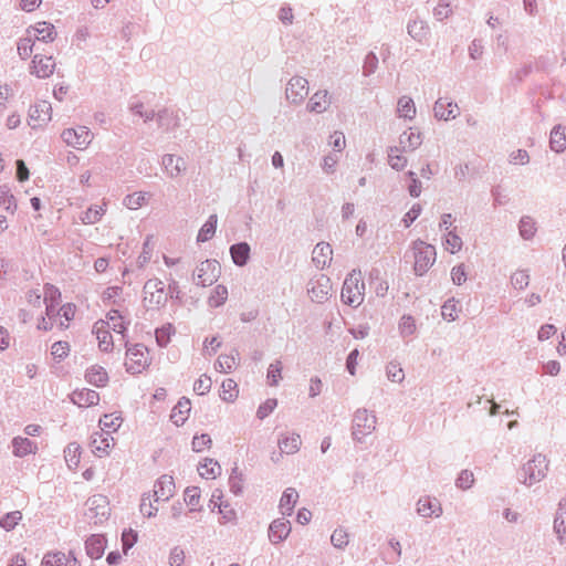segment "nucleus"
Wrapping results in <instances>:
<instances>
[{
	"instance_id": "1",
	"label": "nucleus",
	"mask_w": 566,
	"mask_h": 566,
	"mask_svg": "<svg viewBox=\"0 0 566 566\" xmlns=\"http://www.w3.org/2000/svg\"><path fill=\"white\" fill-rule=\"evenodd\" d=\"M365 284L360 273L353 272L344 281L342 300L350 306H358L364 301Z\"/></svg>"
},
{
	"instance_id": "2",
	"label": "nucleus",
	"mask_w": 566,
	"mask_h": 566,
	"mask_svg": "<svg viewBox=\"0 0 566 566\" xmlns=\"http://www.w3.org/2000/svg\"><path fill=\"white\" fill-rule=\"evenodd\" d=\"M436 249L422 241L413 244V270L417 275H423L436 262Z\"/></svg>"
},
{
	"instance_id": "3",
	"label": "nucleus",
	"mask_w": 566,
	"mask_h": 566,
	"mask_svg": "<svg viewBox=\"0 0 566 566\" xmlns=\"http://www.w3.org/2000/svg\"><path fill=\"white\" fill-rule=\"evenodd\" d=\"M546 458L538 454L525 463L520 473V480L528 485L541 481L547 471Z\"/></svg>"
},
{
	"instance_id": "4",
	"label": "nucleus",
	"mask_w": 566,
	"mask_h": 566,
	"mask_svg": "<svg viewBox=\"0 0 566 566\" xmlns=\"http://www.w3.org/2000/svg\"><path fill=\"white\" fill-rule=\"evenodd\" d=\"M376 429V417L367 410H358L355 413L352 427L353 438L361 442Z\"/></svg>"
},
{
	"instance_id": "5",
	"label": "nucleus",
	"mask_w": 566,
	"mask_h": 566,
	"mask_svg": "<svg viewBox=\"0 0 566 566\" xmlns=\"http://www.w3.org/2000/svg\"><path fill=\"white\" fill-rule=\"evenodd\" d=\"M62 138L66 145L76 149H84L91 144L93 134L87 127L80 126L76 128H67L63 130Z\"/></svg>"
},
{
	"instance_id": "6",
	"label": "nucleus",
	"mask_w": 566,
	"mask_h": 566,
	"mask_svg": "<svg viewBox=\"0 0 566 566\" xmlns=\"http://www.w3.org/2000/svg\"><path fill=\"white\" fill-rule=\"evenodd\" d=\"M109 322L108 321H97L94 324L93 333L96 335V339L98 342V348L101 352L111 353L115 349L119 350L116 347V339L109 332Z\"/></svg>"
},
{
	"instance_id": "7",
	"label": "nucleus",
	"mask_w": 566,
	"mask_h": 566,
	"mask_svg": "<svg viewBox=\"0 0 566 566\" xmlns=\"http://www.w3.org/2000/svg\"><path fill=\"white\" fill-rule=\"evenodd\" d=\"M88 447L95 457H108L114 447V438L111 437L109 432H95L91 437Z\"/></svg>"
},
{
	"instance_id": "8",
	"label": "nucleus",
	"mask_w": 566,
	"mask_h": 566,
	"mask_svg": "<svg viewBox=\"0 0 566 566\" xmlns=\"http://www.w3.org/2000/svg\"><path fill=\"white\" fill-rule=\"evenodd\" d=\"M56 67L55 60L52 55L36 54L31 62V74L39 78L50 77Z\"/></svg>"
},
{
	"instance_id": "9",
	"label": "nucleus",
	"mask_w": 566,
	"mask_h": 566,
	"mask_svg": "<svg viewBox=\"0 0 566 566\" xmlns=\"http://www.w3.org/2000/svg\"><path fill=\"white\" fill-rule=\"evenodd\" d=\"M167 294L160 282L149 281L144 286V303L148 308H156L166 301Z\"/></svg>"
},
{
	"instance_id": "10",
	"label": "nucleus",
	"mask_w": 566,
	"mask_h": 566,
	"mask_svg": "<svg viewBox=\"0 0 566 566\" xmlns=\"http://www.w3.org/2000/svg\"><path fill=\"white\" fill-rule=\"evenodd\" d=\"M220 265L217 261L206 260L197 270V282L202 286L211 285L219 277Z\"/></svg>"
},
{
	"instance_id": "11",
	"label": "nucleus",
	"mask_w": 566,
	"mask_h": 566,
	"mask_svg": "<svg viewBox=\"0 0 566 566\" xmlns=\"http://www.w3.org/2000/svg\"><path fill=\"white\" fill-rule=\"evenodd\" d=\"M331 292L332 283L329 277H327L326 275L321 274L311 282L308 293L313 301L322 303L328 298Z\"/></svg>"
},
{
	"instance_id": "12",
	"label": "nucleus",
	"mask_w": 566,
	"mask_h": 566,
	"mask_svg": "<svg viewBox=\"0 0 566 566\" xmlns=\"http://www.w3.org/2000/svg\"><path fill=\"white\" fill-rule=\"evenodd\" d=\"M27 33L42 42H53L57 35L54 24L48 21H40L28 28Z\"/></svg>"
},
{
	"instance_id": "13",
	"label": "nucleus",
	"mask_w": 566,
	"mask_h": 566,
	"mask_svg": "<svg viewBox=\"0 0 566 566\" xmlns=\"http://www.w3.org/2000/svg\"><path fill=\"white\" fill-rule=\"evenodd\" d=\"M277 444L280 448V454H277L276 457H272V460L275 462L280 460V455L282 454L296 453L302 446V439L301 436L297 433L285 432L280 436Z\"/></svg>"
},
{
	"instance_id": "14",
	"label": "nucleus",
	"mask_w": 566,
	"mask_h": 566,
	"mask_svg": "<svg viewBox=\"0 0 566 566\" xmlns=\"http://www.w3.org/2000/svg\"><path fill=\"white\" fill-rule=\"evenodd\" d=\"M286 97L292 103H298L303 101L308 94L307 80L296 76L290 80L286 87Z\"/></svg>"
},
{
	"instance_id": "15",
	"label": "nucleus",
	"mask_w": 566,
	"mask_h": 566,
	"mask_svg": "<svg viewBox=\"0 0 566 566\" xmlns=\"http://www.w3.org/2000/svg\"><path fill=\"white\" fill-rule=\"evenodd\" d=\"M209 506L211 511L218 509L219 513L222 515L223 523L234 521L235 512L223 502V492L221 490L217 489L212 492Z\"/></svg>"
},
{
	"instance_id": "16",
	"label": "nucleus",
	"mask_w": 566,
	"mask_h": 566,
	"mask_svg": "<svg viewBox=\"0 0 566 566\" xmlns=\"http://www.w3.org/2000/svg\"><path fill=\"white\" fill-rule=\"evenodd\" d=\"M175 480L171 475L164 474L155 483L154 496L156 501H166L175 493Z\"/></svg>"
},
{
	"instance_id": "17",
	"label": "nucleus",
	"mask_w": 566,
	"mask_h": 566,
	"mask_svg": "<svg viewBox=\"0 0 566 566\" xmlns=\"http://www.w3.org/2000/svg\"><path fill=\"white\" fill-rule=\"evenodd\" d=\"M434 115L439 119L449 120L459 115V106L447 97L439 98L434 104Z\"/></svg>"
},
{
	"instance_id": "18",
	"label": "nucleus",
	"mask_w": 566,
	"mask_h": 566,
	"mask_svg": "<svg viewBox=\"0 0 566 566\" xmlns=\"http://www.w3.org/2000/svg\"><path fill=\"white\" fill-rule=\"evenodd\" d=\"M30 124L33 127L41 126L51 118V105L50 103L42 101L35 104L30 109Z\"/></svg>"
},
{
	"instance_id": "19",
	"label": "nucleus",
	"mask_w": 566,
	"mask_h": 566,
	"mask_svg": "<svg viewBox=\"0 0 566 566\" xmlns=\"http://www.w3.org/2000/svg\"><path fill=\"white\" fill-rule=\"evenodd\" d=\"M71 399L78 407L87 408L98 403L99 395L95 390L83 388L73 391Z\"/></svg>"
},
{
	"instance_id": "20",
	"label": "nucleus",
	"mask_w": 566,
	"mask_h": 566,
	"mask_svg": "<svg viewBox=\"0 0 566 566\" xmlns=\"http://www.w3.org/2000/svg\"><path fill=\"white\" fill-rule=\"evenodd\" d=\"M76 564L77 559L72 553L66 555L62 552L48 553L41 562V566H75Z\"/></svg>"
},
{
	"instance_id": "21",
	"label": "nucleus",
	"mask_w": 566,
	"mask_h": 566,
	"mask_svg": "<svg viewBox=\"0 0 566 566\" xmlns=\"http://www.w3.org/2000/svg\"><path fill=\"white\" fill-rule=\"evenodd\" d=\"M43 295L45 304V314L49 317V319H51L54 316L55 307L59 305L61 301V292L56 286L52 284H46L44 286Z\"/></svg>"
},
{
	"instance_id": "22",
	"label": "nucleus",
	"mask_w": 566,
	"mask_h": 566,
	"mask_svg": "<svg viewBox=\"0 0 566 566\" xmlns=\"http://www.w3.org/2000/svg\"><path fill=\"white\" fill-rule=\"evenodd\" d=\"M104 321L109 322V328L117 335L118 343L124 342V333L127 328V322L125 317L117 311L112 310L106 314V318Z\"/></svg>"
},
{
	"instance_id": "23",
	"label": "nucleus",
	"mask_w": 566,
	"mask_h": 566,
	"mask_svg": "<svg viewBox=\"0 0 566 566\" xmlns=\"http://www.w3.org/2000/svg\"><path fill=\"white\" fill-rule=\"evenodd\" d=\"M290 533H291V525H290L289 521H286L284 518L275 520L270 525L269 538L272 543L277 544V543L282 542L283 539H285Z\"/></svg>"
},
{
	"instance_id": "24",
	"label": "nucleus",
	"mask_w": 566,
	"mask_h": 566,
	"mask_svg": "<svg viewBox=\"0 0 566 566\" xmlns=\"http://www.w3.org/2000/svg\"><path fill=\"white\" fill-rule=\"evenodd\" d=\"M107 541L104 535L94 534L86 541V553L93 559H98L103 556Z\"/></svg>"
},
{
	"instance_id": "25",
	"label": "nucleus",
	"mask_w": 566,
	"mask_h": 566,
	"mask_svg": "<svg viewBox=\"0 0 566 566\" xmlns=\"http://www.w3.org/2000/svg\"><path fill=\"white\" fill-rule=\"evenodd\" d=\"M422 143V137L420 132L413 128H409L403 132L399 138L400 149L402 151H411L417 149Z\"/></svg>"
},
{
	"instance_id": "26",
	"label": "nucleus",
	"mask_w": 566,
	"mask_h": 566,
	"mask_svg": "<svg viewBox=\"0 0 566 566\" xmlns=\"http://www.w3.org/2000/svg\"><path fill=\"white\" fill-rule=\"evenodd\" d=\"M198 473L203 479L214 480L221 474V465L214 459L205 458L198 464Z\"/></svg>"
},
{
	"instance_id": "27",
	"label": "nucleus",
	"mask_w": 566,
	"mask_h": 566,
	"mask_svg": "<svg viewBox=\"0 0 566 566\" xmlns=\"http://www.w3.org/2000/svg\"><path fill=\"white\" fill-rule=\"evenodd\" d=\"M191 411V402L188 398H181L172 408L170 418L177 426H182L188 419Z\"/></svg>"
},
{
	"instance_id": "28",
	"label": "nucleus",
	"mask_w": 566,
	"mask_h": 566,
	"mask_svg": "<svg viewBox=\"0 0 566 566\" xmlns=\"http://www.w3.org/2000/svg\"><path fill=\"white\" fill-rule=\"evenodd\" d=\"M417 511L424 517L439 516L442 512L440 503L429 496L418 501Z\"/></svg>"
},
{
	"instance_id": "29",
	"label": "nucleus",
	"mask_w": 566,
	"mask_h": 566,
	"mask_svg": "<svg viewBox=\"0 0 566 566\" xmlns=\"http://www.w3.org/2000/svg\"><path fill=\"white\" fill-rule=\"evenodd\" d=\"M313 261L317 266L324 268L332 261L333 250L328 243H317L313 250Z\"/></svg>"
},
{
	"instance_id": "30",
	"label": "nucleus",
	"mask_w": 566,
	"mask_h": 566,
	"mask_svg": "<svg viewBox=\"0 0 566 566\" xmlns=\"http://www.w3.org/2000/svg\"><path fill=\"white\" fill-rule=\"evenodd\" d=\"M13 453L17 457H25L28 454L35 453L38 450L36 444H34L30 439L17 437L12 441Z\"/></svg>"
},
{
	"instance_id": "31",
	"label": "nucleus",
	"mask_w": 566,
	"mask_h": 566,
	"mask_svg": "<svg viewBox=\"0 0 566 566\" xmlns=\"http://www.w3.org/2000/svg\"><path fill=\"white\" fill-rule=\"evenodd\" d=\"M124 365L128 373L137 375L149 366V359L147 356H126Z\"/></svg>"
},
{
	"instance_id": "32",
	"label": "nucleus",
	"mask_w": 566,
	"mask_h": 566,
	"mask_svg": "<svg viewBox=\"0 0 566 566\" xmlns=\"http://www.w3.org/2000/svg\"><path fill=\"white\" fill-rule=\"evenodd\" d=\"M298 500V493L293 488H287L281 500H280V509L283 514H290L294 509L296 502Z\"/></svg>"
},
{
	"instance_id": "33",
	"label": "nucleus",
	"mask_w": 566,
	"mask_h": 566,
	"mask_svg": "<svg viewBox=\"0 0 566 566\" xmlns=\"http://www.w3.org/2000/svg\"><path fill=\"white\" fill-rule=\"evenodd\" d=\"M106 211V203L90 207L81 217L84 224H94L101 220Z\"/></svg>"
},
{
	"instance_id": "34",
	"label": "nucleus",
	"mask_w": 566,
	"mask_h": 566,
	"mask_svg": "<svg viewBox=\"0 0 566 566\" xmlns=\"http://www.w3.org/2000/svg\"><path fill=\"white\" fill-rule=\"evenodd\" d=\"M86 380L96 387H103L107 384L108 376L104 368L93 366L86 373Z\"/></svg>"
},
{
	"instance_id": "35",
	"label": "nucleus",
	"mask_w": 566,
	"mask_h": 566,
	"mask_svg": "<svg viewBox=\"0 0 566 566\" xmlns=\"http://www.w3.org/2000/svg\"><path fill=\"white\" fill-rule=\"evenodd\" d=\"M163 164L165 166L166 171L171 177H176L182 170H185V161L181 157H176L174 155H167L164 157Z\"/></svg>"
},
{
	"instance_id": "36",
	"label": "nucleus",
	"mask_w": 566,
	"mask_h": 566,
	"mask_svg": "<svg viewBox=\"0 0 566 566\" xmlns=\"http://www.w3.org/2000/svg\"><path fill=\"white\" fill-rule=\"evenodd\" d=\"M230 253L233 262L237 265L242 266L249 260L250 247L247 243H238L231 247Z\"/></svg>"
},
{
	"instance_id": "37",
	"label": "nucleus",
	"mask_w": 566,
	"mask_h": 566,
	"mask_svg": "<svg viewBox=\"0 0 566 566\" xmlns=\"http://www.w3.org/2000/svg\"><path fill=\"white\" fill-rule=\"evenodd\" d=\"M18 205L14 196L7 187H0V210H4L10 214L17 211Z\"/></svg>"
},
{
	"instance_id": "38",
	"label": "nucleus",
	"mask_w": 566,
	"mask_h": 566,
	"mask_svg": "<svg viewBox=\"0 0 566 566\" xmlns=\"http://www.w3.org/2000/svg\"><path fill=\"white\" fill-rule=\"evenodd\" d=\"M239 396V389L237 382L231 379H224L221 384L220 397L226 402H233Z\"/></svg>"
},
{
	"instance_id": "39",
	"label": "nucleus",
	"mask_w": 566,
	"mask_h": 566,
	"mask_svg": "<svg viewBox=\"0 0 566 566\" xmlns=\"http://www.w3.org/2000/svg\"><path fill=\"white\" fill-rule=\"evenodd\" d=\"M549 143L551 148L556 153H560L566 149V134L562 126H556L553 128Z\"/></svg>"
},
{
	"instance_id": "40",
	"label": "nucleus",
	"mask_w": 566,
	"mask_h": 566,
	"mask_svg": "<svg viewBox=\"0 0 566 566\" xmlns=\"http://www.w3.org/2000/svg\"><path fill=\"white\" fill-rule=\"evenodd\" d=\"M123 418L118 413H107L104 415L99 420V426L103 432L104 430H108L109 432H115L122 426Z\"/></svg>"
},
{
	"instance_id": "41",
	"label": "nucleus",
	"mask_w": 566,
	"mask_h": 566,
	"mask_svg": "<svg viewBox=\"0 0 566 566\" xmlns=\"http://www.w3.org/2000/svg\"><path fill=\"white\" fill-rule=\"evenodd\" d=\"M228 289L224 285H217L208 297V304L211 307H219L223 305L228 298Z\"/></svg>"
},
{
	"instance_id": "42",
	"label": "nucleus",
	"mask_w": 566,
	"mask_h": 566,
	"mask_svg": "<svg viewBox=\"0 0 566 566\" xmlns=\"http://www.w3.org/2000/svg\"><path fill=\"white\" fill-rule=\"evenodd\" d=\"M329 105L328 94L327 92H317L315 93L308 104V108L311 112L322 113Z\"/></svg>"
},
{
	"instance_id": "43",
	"label": "nucleus",
	"mask_w": 566,
	"mask_h": 566,
	"mask_svg": "<svg viewBox=\"0 0 566 566\" xmlns=\"http://www.w3.org/2000/svg\"><path fill=\"white\" fill-rule=\"evenodd\" d=\"M461 312V306L458 301L448 300L441 307V315L444 319L452 322L455 321Z\"/></svg>"
},
{
	"instance_id": "44",
	"label": "nucleus",
	"mask_w": 566,
	"mask_h": 566,
	"mask_svg": "<svg viewBox=\"0 0 566 566\" xmlns=\"http://www.w3.org/2000/svg\"><path fill=\"white\" fill-rule=\"evenodd\" d=\"M64 453L69 468L76 469L81 461V447L77 443H70Z\"/></svg>"
},
{
	"instance_id": "45",
	"label": "nucleus",
	"mask_w": 566,
	"mask_h": 566,
	"mask_svg": "<svg viewBox=\"0 0 566 566\" xmlns=\"http://www.w3.org/2000/svg\"><path fill=\"white\" fill-rule=\"evenodd\" d=\"M200 489L198 486H188L185 490L184 500L190 511H197L200 507Z\"/></svg>"
},
{
	"instance_id": "46",
	"label": "nucleus",
	"mask_w": 566,
	"mask_h": 566,
	"mask_svg": "<svg viewBox=\"0 0 566 566\" xmlns=\"http://www.w3.org/2000/svg\"><path fill=\"white\" fill-rule=\"evenodd\" d=\"M217 227V216L212 214L209 217L207 222L201 227L199 233H198V241L206 242L210 240L214 232Z\"/></svg>"
},
{
	"instance_id": "47",
	"label": "nucleus",
	"mask_w": 566,
	"mask_h": 566,
	"mask_svg": "<svg viewBox=\"0 0 566 566\" xmlns=\"http://www.w3.org/2000/svg\"><path fill=\"white\" fill-rule=\"evenodd\" d=\"M398 113L405 118H413L416 115V106L410 97L402 96L398 101Z\"/></svg>"
},
{
	"instance_id": "48",
	"label": "nucleus",
	"mask_w": 566,
	"mask_h": 566,
	"mask_svg": "<svg viewBox=\"0 0 566 566\" xmlns=\"http://www.w3.org/2000/svg\"><path fill=\"white\" fill-rule=\"evenodd\" d=\"M401 153H402V150L400 148L392 147V148H390V151L388 155L389 165L396 170L403 169L407 164V159Z\"/></svg>"
},
{
	"instance_id": "49",
	"label": "nucleus",
	"mask_w": 566,
	"mask_h": 566,
	"mask_svg": "<svg viewBox=\"0 0 566 566\" xmlns=\"http://www.w3.org/2000/svg\"><path fill=\"white\" fill-rule=\"evenodd\" d=\"M76 314V306L72 303H66L61 306V308L57 312V316H60L63 319H60V326L61 327H67L69 323L74 319Z\"/></svg>"
},
{
	"instance_id": "50",
	"label": "nucleus",
	"mask_w": 566,
	"mask_h": 566,
	"mask_svg": "<svg viewBox=\"0 0 566 566\" xmlns=\"http://www.w3.org/2000/svg\"><path fill=\"white\" fill-rule=\"evenodd\" d=\"M195 452H203L212 446V439L207 433L196 434L191 442Z\"/></svg>"
},
{
	"instance_id": "51",
	"label": "nucleus",
	"mask_w": 566,
	"mask_h": 566,
	"mask_svg": "<svg viewBox=\"0 0 566 566\" xmlns=\"http://www.w3.org/2000/svg\"><path fill=\"white\" fill-rule=\"evenodd\" d=\"M22 520V513L20 511H13L10 513H7L1 520H0V526L4 528L6 531L13 530Z\"/></svg>"
},
{
	"instance_id": "52",
	"label": "nucleus",
	"mask_w": 566,
	"mask_h": 566,
	"mask_svg": "<svg viewBox=\"0 0 566 566\" xmlns=\"http://www.w3.org/2000/svg\"><path fill=\"white\" fill-rule=\"evenodd\" d=\"M147 200V193L145 192H134L132 195H128L124 203L128 209L136 210L145 205Z\"/></svg>"
},
{
	"instance_id": "53",
	"label": "nucleus",
	"mask_w": 566,
	"mask_h": 566,
	"mask_svg": "<svg viewBox=\"0 0 566 566\" xmlns=\"http://www.w3.org/2000/svg\"><path fill=\"white\" fill-rule=\"evenodd\" d=\"M175 334V328L171 324H167L156 331V340L160 347H166L170 342L171 335Z\"/></svg>"
},
{
	"instance_id": "54",
	"label": "nucleus",
	"mask_w": 566,
	"mask_h": 566,
	"mask_svg": "<svg viewBox=\"0 0 566 566\" xmlns=\"http://www.w3.org/2000/svg\"><path fill=\"white\" fill-rule=\"evenodd\" d=\"M444 248L452 254L459 252L462 249L461 238L453 232H449L446 235Z\"/></svg>"
},
{
	"instance_id": "55",
	"label": "nucleus",
	"mask_w": 566,
	"mask_h": 566,
	"mask_svg": "<svg viewBox=\"0 0 566 566\" xmlns=\"http://www.w3.org/2000/svg\"><path fill=\"white\" fill-rule=\"evenodd\" d=\"M520 232L524 239H532L536 232L534 220L528 217L523 218L520 222Z\"/></svg>"
},
{
	"instance_id": "56",
	"label": "nucleus",
	"mask_w": 566,
	"mask_h": 566,
	"mask_svg": "<svg viewBox=\"0 0 566 566\" xmlns=\"http://www.w3.org/2000/svg\"><path fill=\"white\" fill-rule=\"evenodd\" d=\"M277 406V400L275 398H269L264 402H262L258 410H256V417L260 420L265 419L270 413L273 412V410Z\"/></svg>"
},
{
	"instance_id": "57",
	"label": "nucleus",
	"mask_w": 566,
	"mask_h": 566,
	"mask_svg": "<svg viewBox=\"0 0 566 566\" xmlns=\"http://www.w3.org/2000/svg\"><path fill=\"white\" fill-rule=\"evenodd\" d=\"M123 289L119 286H109L103 294L102 298L104 302L116 304L122 300Z\"/></svg>"
},
{
	"instance_id": "58",
	"label": "nucleus",
	"mask_w": 566,
	"mask_h": 566,
	"mask_svg": "<svg viewBox=\"0 0 566 566\" xmlns=\"http://www.w3.org/2000/svg\"><path fill=\"white\" fill-rule=\"evenodd\" d=\"M211 386V378L207 375H201L193 384V391L202 396L210 391Z\"/></svg>"
},
{
	"instance_id": "59",
	"label": "nucleus",
	"mask_w": 566,
	"mask_h": 566,
	"mask_svg": "<svg viewBox=\"0 0 566 566\" xmlns=\"http://www.w3.org/2000/svg\"><path fill=\"white\" fill-rule=\"evenodd\" d=\"M237 366L234 356H219L216 363V369L220 373H229Z\"/></svg>"
},
{
	"instance_id": "60",
	"label": "nucleus",
	"mask_w": 566,
	"mask_h": 566,
	"mask_svg": "<svg viewBox=\"0 0 566 566\" xmlns=\"http://www.w3.org/2000/svg\"><path fill=\"white\" fill-rule=\"evenodd\" d=\"M138 534L136 531L129 528L125 530L122 534V545H123V552L124 554L127 553L128 549H130L137 542Z\"/></svg>"
},
{
	"instance_id": "61",
	"label": "nucleus",
	"mask_w": 566,
	"mask_h": 566,
	"mask_svg": "<svg viewBox=\"0 0 566 566\" xmlns=\"http://www.w3.org/2000/svg\"><path fill=\"white\" fill-rule=\"evenodd\" d=\"M332 544L337 548L345 547L348 542V534L344 528H336L331 536Z\"/></svg>"
},
{
	"instance_id": "62",
	"label": "nucleus",
	"mask_w": 566,
	"mask_h": 566,
	"mask_svg": "<svg viewBox=\"0 0 566 566\" xmlns=\"http://www.w3.org/2000/svg\"><path fill=\"white\" fill-rule=\"evenodd\" d=\"M512 284L515 289L523 290L530 283V275L524 270H518L512 275Z\"/></svg>"
},
{
	"instance_id": "63",
	"label": "nucleus",
	"mask_w": 566,
	"mask_h": 566,
	"mask_svg": "<svg viewBox=\"0 0 566 566\" xmlns=\"http://www.w3.org/2000/svg\"><path fill=\"white\" fill-rule=\"evenodd\" d=\"M408 32L412 38L421 40L427 33V25L423 21H413L408 25Z\"/></svg>"
},
{
	"instance_id": "64",
	"label": "nucleus",
	"mask_w": 566,
	"mask_h": 566,
	"mask_svg": "<svg viewBox=\"0 0 566 566\" xmlns=\"http://www.w3.org/2000/svg\"><path fill=\"white\" fill-rule=\"evenodd\" d=\"M186 560V553L185 551L176 546L174 547L169 553V565L170 566H182Z\"/></svg>"
}]
</instances>
